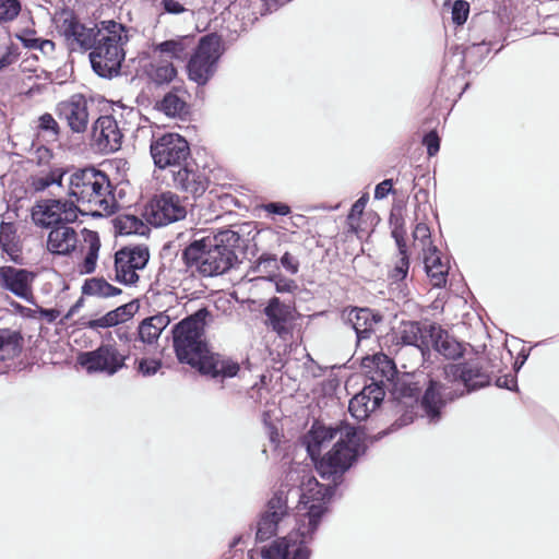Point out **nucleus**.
<instances>
[{"label": "nucleus", "mask_w": 559, "mask_h": 559, "mask_svg": "<svg viewBox=\"0 0 559 559\" xmlns=\"http://www.w3.org/2000/svg\"><path fill=\"white\" fill-rule=\"evenodd\" d=\"M17 39L24 45V47L29 49H36V46L39 41V37L36 36L35 31H23L21 34L16 35Z\"/></svg>", "instance_id": "nucleus-45"}, {"label": "nucleus", "mask_w": 559, "mask_h": 559, "mask_svg": "<svg viewBox=\"0 0 559 559\" xmlns=\"http://www.w3.org/2000/svg\"><path fill=\"white\" fill-rule=\"evenodd\" d=\"M35 274L26 269L11 265L0 266V288L12 293L14 296L29 300L33 296L32 284Z\"/></svg>", "instance_id": "nucleus-17"}, {"label": "nucleus", "mask_w": 559, "mask_h": 559, "mask_svg": "<svg viewBox=\"0 0 559 559\" xmlns=\"http://www.w3.org/2000/svg\"><path fill=\"white\" fill-rule=\"evenodd\" d=\"M160 368V361L156 359H142L139 362V371L144 376H153Z\"/></svg>", "instance_id": "nucleus-47"}, {"label": "nucleus", "mask_w": 559, "mask_h": 559, "mask_svg": "<svg viewBox=\"0 0 559 559\" xmlns=\"http://www.w3.org/2000/svg\"><path fill=\"white\" fill-rule=\"evenodd\" d=\"M84 242L87 246L83 262L80 264L82 274H91L96 269L98 252L100 248L99 236L96 231L83 229Z\"/></svg>", "instance_id": "nucleus-29"}, {"label": "nucleus", "mask_w": 559, "mask_h": 559, "mask_svg": "<svg viewBox=\"0 0 559 559\" xmlns=\"http://www.w3.org/2000/svg\"><path fill=\"white\" fill-rule=\"evenodd\" d=\"M408 269H409V260H408L407 251H406V252L400 253V258L396 261L393 270L390 272L389 277L393 282L403 281L408 273Z\"/></svg>", "instance_id": "nucleus-40"}, {"label": "nucleus", "mask_w": 559, "mask_h": 559, "mask_svg": "<svg viewBox=\"0 0 559 559\" xmlns=\"http://www.w3.org/2000/svg\"><path fill=\"white\" fill-rule=\"evenodd\" d=\"M158 109L168 117H180L186 112V102L175 93H167L158 104Z\"/></svg>", "instance_id": "nucleus-35"}, {"label": "nucleus", "mask_w": 559, "mask_h": 559, "mask_svg": "<svg viewBox=\"0 0 559 559\" xmlns=\"http://www.w3.org/2000/svg\"><path fill=\"white\" fill-rule=\"evenodd\" d=\"M163 7L170 14H179L186 11L185 7L177 0H163Z\"/></svg>", "instance_id": "nucleus-54"}, {"label": "nucleus", "mask_w": 559, "mask_h": 559, "mask_svg": "<svg viewBox=\"0 0 559 559\" xmlns=\"http://www.w3.org/2000/svg\"><path fill=\"white\" fill-rule=\"evenodd\" d=\"M67 174L68 171L62 168H53L48 173H40L31 178V187L36 192H43L53 185L61 187L63 177Z\"/></svg>", "instance_id": "nucleus-32"}, {"label": "nucleus", "mask_w": 559, "mask_h": 559, "mask_svg": "<svg viewBox=\"0 0 559 559\" xmlns=\"http://www.w3.org/2000/svg\"><path fill=\"white\" fill-rule=\"evenodd\" d=\"M21 11L19 0H0V23L14 20Z\"/></svg>", "instance_id": "nucleus-38"}, {"label": "nucleus", "mask_w": 559, "mask_h": 559, "mask_svg": "<svg viewBox=\"0 0 559 559\" xmlns=\"http://www.w3.org/2000/svg\"><path fill=\"white\" fill-rule=\"evenodd\" d=\"M415 241L421 243L423 251L429 246H433L430 240V228L425 223H417L413 231Z\"/></svg>", "instance_id": "nucleus-41"}, {"label": "nucleus", "mask_w": 559, "mask_h": 559, "mask_svg": "<svg viewBox=\"0 0 559 559\" xmlns=\"http://www.w3.org/2000/svg\"><path fill=\"white\" fill-rule=\"evenodd\" d=\"M150 151L155 166L160 169L180 168L190 156L187 140L177 133H165L154 139Z\"/></svg>", "instance_id": "nucleus-11"}, {"label": "nucleus", "mask_w": 559, "mask_h": 559, "mask_svg": "<svg viewBox=\"0 0 559 559\" xmlns=\"http://www.w3.org/2000/svg\"><path fill=\"white\" fill-rule=\"evenodd\" d=\"M68 195L86 206L93 216H107L117 206L107 175L94 167L69 173Z\"/></svg>", "instance_id": "nucleus-6"}, {"label": "nucleus", "mask_w": 559, "mask_h": 559, "mask_svg": "<svg viewBox=\"0 0 559 559\" xmlns=\"http://www.w3.org/2000/svg\"><path fill=\"white\" fill-rule=\"evenodd\" d=\"M10 63H11V57H10L9 52L0 56V70L8 67Z\"/></svg>", "instance_id": "nucleus-61"}, {"label": "nucleus", "mask_w": 559, "mask_h": 559, "mask_svg": "<svg viewBox=\"0 0 559 559\" xmlns=\"http://www.w3.org/2000/svg\"><path fill=\"white\" fill-rule=\"evenodd\" d=\"M257 266L258 269H263L264 271L277 269V259L274 254L263 253L258 259Z\"/></svg>", "instance_id": "nucleus-49"}, {"label": "nucleus", "mask_w": 559, "mask_h": 559, "mask_svg": "<svg viewBox=\"0 0 559 559\" xmlns=\"http://www.w3.org/2000/svg\"><path fill=\"white\" fill-rule=\"evenodd\" d=\"M58 32L72 51H86L95 46L103 26H86L75 16L67 14L58 25Z\"/></svg>", "instance_id": "nucleus-14"}, {"label": "nucleus", "mask_w": 559, "mask_h": 559, "mask_svg": "<svg viewBox=\"0 0 559 559\" xmlns=\"http://www.w3.org/2000/svg\"><path fill=\"white\" fill-rule=\"evenodd\" d=\"M424 263L433 286H443L447 282L449 266L447 263L442 262L436 246H429L427 250L424 251Z\"/></svg>", "instance_id": "nucleus-26"}, {"label": "nucleus", "mask_w": 559, "mask_h": 559, "mask_svg": "<svg viewBox=\"0 0 559 559\" xmlns=\"http://www.w3.org/2000/svg\"><path fill=\"white\" fill-rule=\"evenodd\" d=\"M162 55L169 58L183 60L188 55V46L186 39H171L158 44L155 48Z\"/></svg>", "instance_id": "nucleus-36"}, {"label": "nucleus", "mask_w": 559, "mask_h": 559, "mask_svg": "<svg viewBox=\"0 0 559 559\" xmlns=\"http://www.w3.org/2000/svg\"><path fill=\"white\" fill-rule=\"evenodd\" d=\"M93 138L99 148L107 153L118 151L122 143V133L112 116H102L95 121Z\"/></svg>", "instance_id": "nucleus-20"}, {"label": "nucleus", "mask_w": 559, "mask_h": 559, "mask_svg": "<svg viewBox=\"0 0 559 559\" xmlns=\"http://www.w3.org/2000/svg\"><path fill=\"white\" fill-rule=\"evenodd\" d=\"M128 354L120 352L114 344H103L98 348L82 353L78 361L88 373L116 374L124 367Z\"/></svg>", "instance_id": "nucleus-13"}, {"label": "nucleus", "mask_w": 559, "mask_h": 559, "mask_svg": "<svg viewBox=\"0 0 559 559\" xmlns=\"http://www.w3.org/2000/svg\"><path fill=\"white\" fill-rule=\"evenodd\" d=\"M267 324L284 341L292 336V328L294 321L293 308L283 304L277 297L269 300L264 309Z\"/></svg>", "instance_id": "nucleus-19"}, {"label": "nucleus", "mask_w": 559, "mask_h": 559, "mask_svg": "<svg viewBox=\"0 0 559 559\" xmlns=\"http://www.w3.org/2000/svg\"><path fill=\"white\" fill-rule=\"evenodd\" d=\"M384 395V390L379 384L366 385L349 401L348 411L357 420H364L380 406Z\"/></svg>", "instance_id": "nucleus-18"}, {"label": "nucleus", "mask_w": 559, "mask_h": 559, "mask_svg": "<svg viewBox=\"0 0 559 559\" xmlns=\"http://www.w3.org/2000/svg\"><path fill=\"white\" fill-rule=\"evenodd\" d=\"M210 316V311L202 308L176 324L173 331L174 348L180 362L197 368L200 373L212 379L223 381L236 377L240 367L230 358L209 350L204 340V326Z\"/></svg>", "instance_id": "nucleus-2"}, {"label": "nucleus", "mask_w": 559, "mask_h": 559, "mask_svg": "<svg viewBox=\"0 0 559 559\" xmlns=\"http://www.w3.org/2000/svg\"><path fill=\"white\" fill-rule=\"evenodd\" d=\"M147 319L150 322H152V324H154L155 328L158 329L159 332H163L170 323V317L165 312H160Z\"/></svg>", "instance_id": "nucleus-53"}, {"label": "nucleus", "mask_w": 559, "mask_h": 559, "mask_svg": "<svg viewBox=\"0 0 559 559\" xmlns=\"http://www.w3.org/2000/svg\"><path fill=\"white\" fill-rule=\"evenodd\" d=\"M429 341L439 354L449 359H455L462 355V345L440 325L430 324Z\"/></svg>", "instance_id": "nucleus-24"}, {"label": "nucleus", "mask_w": 559, "mask_h": 559, "mask_svg": "<svg viewBox=\"0 0 559 559\" xmlns=\"http://www.w3.org/2000/svg\"><path fill=\"white\" fill-rule=\"evenodd\" d=\"M69 224L64 223L50 229L47 237V250L50 253L69 255L76 249L79 235Z\"/></svg>", "instance_id": "nucleus-22"}, {"label": "nucleus", "mask_w": 559, "mask_h": 559, "mask_svg": "<svg viewBox=\"0 0 559 559\" xmlns=\"http://www.w3.org/2000/svg\"><path fill=\"white\" fill-rule=\"evenodd\" d=\"M148 259L146 247L120 249L115 254V280L124 285H134L139 281L138 272L146 266Z\"/></svg>", "instance_id": "nucleus-15"}, {"label": "nucleus", "mask_w": 559, "mask_h": 559, "mask_svg": "<svg viewBox=\"0 0 559 559\" xmlns=\"http://www.w3.org/2000/svg\"><path fill=\"white\" fill-rule=\"evenodd\" d=\"M0 249L14 263L21 262V242L13 223H0Z\"/></svg>", "instance_id": "nucleus-27"}, {"label": "nucleus", "mask_w": 559, "mask_h": 559, "mask_svg": "<svg viewBox=\"0 0 559 559\" xmlns=\"http://www.w3.org/2000/svg\"><path fill=\"white\" fill-rule=\"evenodd\" d=\"M414 419V413L413 412H406L399 421H396L393 427L400 428L402 426L408 425Z\"/></svg>", "instance_id": "nucleus-58"}, {"label": "nucleus", "mask_w": 559, "mask_h": 559, "mask_svg": "<svg viewBox=\"0 0 559 559\" xmlns=\"http://www.w3.org/2000/svg\"><path fill=\"white\" fill-rule=\"evenodd\" d=\"M200 234L193 233L192 241L182 251L187 269L205 277L226 273L237 259L233 247L239 239L238 234L227 229L198 238Z\"/></svg>", "instance_id": "nucleus-5"}, {"label": "nucleus", "mask_w": 559, "mask_h": 559, "mask_svg": "<svg viewBox=\"0 0 559 559\" xmlns=\"http://www.w3.org/2000/svg\"><path fill=\"white\" fill-rule=\"evenodd\" d=\"M263 209L271 214L276 215H288L290 213V207L287 204L278 203V202H271L265 205H263Z\"/></svg>", "instance_id": "nucleus-51"}, {"label": "nucleus", "mask_w": 559, "mask_h": 559, "mask_svg": "<svg viewBox=\"0 0 559 559\" xmlns=\"http://www.w3.org/2000/svg\"><path fill=\"white\" fill-rule=\"evenodd\" d=\"M82 292L84 295L95 296L99 298H110L120 295L122 290L112 286L104 278L93 277L86 280Z\"/></svg>", "instance_id": "nucleus-31"}, {"label": "nucleus", "mask_w": 559, "mask_h": 559, "mask_svg": "<svg viewBox=\"0 0 559 559\" xmlns=\"http://www.w3.org/2000/svg\"><path fill=\"white\" fill-rule=\"evenodd\" d=\"M115 334L121 342H129L131 340V334L124 329L115 330Z\"/></svg>", "instance_id": "nucleus-60"}, {"label": "nucleus", "mask_w": 559, "mask_h": 559, "mask_svg": "<svg viewBox=\"0 0 559 559\" xmlns=\"http://www.w3.org/2000/svg\"><path fill=\"white\" fill-rule=\"evenodd\" d=\"M281 264L290 274H296L298 272L299 262L294 255H292L288 252L284 253L283 257L281 258Z\"/></svg>", "instance_id": "nucleus-50"}, {"label": "nucleus", "mask_w": 559, "mask_h": 559, "mask_svg": "<svg viewBox=\"0 0 559 559\" xmlns=\"http://www.w3.org/2000/svg\"><path fill=\"white\" fill-rule=\"evenodd\" d=\"M136 310L138 305L134 301L126 302L103 317L90 321L88 326L91 329L116 326L131 319Z\"/></svg>", "instance_id": "nucleus-28"}, {"label": "nucleus", "mask_w": 559, "mask_h": 559, "mask_svg": "<svg viewBox=\"0 0 559 559\" xmlns=\"http://www.w3.org/2000/svg\"><path fill=\"white\" fill-rule=\"evenodd\" d=\"M174 185L193 197L202 195L207 188L206 178L198 170L190 169L187 164L173 170Z\"/></svg>", "instance_id": "nucleus-23"}, {"label": "nucleus", "mask_w": 559, "mask_h": 559, "mask_svg": "<svg viewBox=\"0 0 559 559\" xmlns=\"http://www.w3.org/2000/svg\"><path fill=\"white\" fill-rule=\"evenodd\" d=\"M116 228L121 235H145L147 225L134 215H121L116 219Z\"/></svg>", "instance_id": "nucleus-34"}, {"label": "nucleus", "mask_w": 559, "mask_h": 559, "mask_svg": "<svg viewBox=\"0 0 559 559\" xmlns=\"http://www.w3.org/2000/svg\"><path fill=\"white\" fill-rule=\"evenodd\" d=\"M21 314L25 317H33V312H36V310H32L31 308H26L17 302L11 304Z\"/></svg>", "instance_id": "nucleus-59"}, {"label": "nucleus", "mask_w": 559, "mask_h": 559, "mask_svg": "<svg viewBox=\"0 0 559 559\" xmlns=\"http://www.w3.org/2000/svg\"><path fill=\"white\" fill-rule=\"evenodd\" d=\"M322 485L312 475L311 469L306 465L297 464L288 474L289 481L299 480V503L294 513L295 525L286 536L276 539L270 546L262 549L263 559H309L310 549L308 545L313 540L314 535L328 513L335 486Z\"/></svg>", "instance_id": "nucleus-1"}, {"label": "nucleus", "mask_w": 559, "mask_h": 559, "mask_svg": "<svg viewBox=\"0 0 559 559\" xmlns=\"http://www.w3.org/2000/svg\"><path fill=\"white\" fill-rule=\"evenodd\" d=\"M160 334L162 332H159L147 318L143 320L139 326V337L143 343L153 344Z\"/></svg>", "instance_id": "nucleus-39"}, {"label": "nucleus", "mask_w": 559, "mask_h": 559, "mask_svg": "<svg viewBox=\"0 0 559 559\" xmlns=\"http://www.w3.org/2000/svg\"><path fill=\"white\" fill-rule=\"evenodd\" d=\"M292 519L294 514L289 512L288 491L280 489L269 499L257 521V540L264 542L283 533Z\"/></svg>", "instance_id": "nucleus-8"}, {"label": "nucleus", "mask_w": 559, "mask_h": 559, "mask_svg": "<svg viewBox=\"0 0 559 559\" xmlns=\"http://www.w3.org/2000/svg\"><path fill=\"white\" fill-rule=\"evenodd\" d=\"M79 207L74 200L43 199L37 201L31 212L34 224L41 228L52 229L64 223L78 219Z\"/></svg>", "instance_id": "nucleus-12"}, {"label": "nucleus", "mask_w": 559, "mask_h": 559, "mask_svg": "<svg viewBox=\"0 0 559 559\" xmlns=\"http://www.w3.org/2000/svg\"><path fill=\"white\" fill-rule=\"evenodd\" d=\"M82 300H79L74 306H72L69 310V312L66 314V319L71 318L76 310L80 308Z\"/></svg>", "instance_id": "nucleus-62"}, {"label": "nucleus", "mask_w": 559, "mask_h": 559, "mask_svg": "<svg viewBox=\"0 0 559 559\" xmlns=\"http://www.w3.org/2000/svg\"><path fill=\"white\" fill-rule=\"evenodd\" d=\"M222 55L221 38L210 34L201 38L194 55L188 63L190 80L204 85L213 76Z\"/></svg>", "instance_id": "nucleus-10"}, {"label": "nucleus", "mask_w": 559, "mask_h": 559, "mask_svg": "<svg viewBox=\"0 0 559 559\" xmlns=\"http://www.w3.org/2000/svg\"><path fill=\"white\" fill-rule=\"evenodd\" d=\"M405 235H406V230L404 229L403 222H401V223L396 222L395 226L392 230V237L394 238V240L396 242L399 253H403V252L407 251V247H406V242H405V238H404Z\"/></svg>", "instance_id": "nucleus-43"}, {"label": "nucleus", "mask_w": 559, "mask_h": 559, "mask_svg": "<svg viewBox=\"0 0 559 559\" xmlns=\"http://www.w3.org/2000/svg\"><path fill=\"white\" fill-rule=\"evenodd\" d=\"M333 440H336L335 444L316 466L322 478H332L336 483L364 452V443L361 435L347 424L337 427L314 424L306 436L307 451L311 459L317 461L321 450Z\"/></svg>", "instance_id": "nucleus-3"}, {"label": "nucleus", "mask_w": 559, "mask_h": 559, "mask_svg": "<svg viewBox=\"0 0 559 559\" xmlns=\"http://www.w3.org/2000/svg\"><path fill=\"white\" fill-rule=\"evenodd\" d=\"M39 128L49 131L53 136L58 135L59 126L50 114H44L39 118Z\"/></svg>", "instance_id": "nucleus-46"}, {"label": "nucleus", "mask_w": 559, "mask_h": 559, "mask_svg": "<svg viewBox=\"0 0 559 559\" xmlns=\"http://www.w3.org/2000/svg\"><path fill=\"white\" fill-rule=\"evenodd\" d=\"M469 5L466 1L457 0L452 8V20L455 24L462 25L466 22Z\"/></svg>", "instance_id": "nucleus-42"}, {"label": "nucleus", "mask_w": 559, "mask_h": 559, "mask_svg": "<svg viewBox=\"0 0 559 559\" xmlns=\"http://www.w3.org/2000/svg\"><path fill=\"white\" fill-rule=\"evenodd\" d=\"M36 312L49 323L53 322L60 316V311L57 309L38 308Z\"/></svg>", "instance_id": "nucleus-56"}, {"label": "nucleus", "mask_w": 559, "mask_h": 559, "mask_svg": "<svg viewBox=\"0 0 559 559\" xmlns=\"http://www.w3.org/2000/svg\"><path fill=\"white\" fill-rule=\"evenodd\" d=\"M146 73L154 83L162 85L171 82L175 79L177 71L171 62L167 60H158L148 66Z\"/></svg>", "instance_id": "nucleus-33"}, {"label": "nucleus", "mask_w": 559, "mask_h": 559, "mask_svg": "<svg viewBox=\"0 0 559 559\" xmlns=\"http://www.w3.org/2000/svg\"><path fill=\"white\" fill-rule=\"evenodd\" d=\"M36 50H39L46 56H49L55 51V43L50 39L40 38L36 46Z\"/></svg>", "instance_id": "nucleus-55"}, {"label": "nucleus", "mask_w": 559, "mask_h": 559, "mask_svg": "<svg viewBox=\"0 0 559 559\" xmlns=\"http://www.w3.org/2000/svg\"><path fill=\"white\" fill-rule=\"evenodd\" d=\"M343 318L356 333L357 342L369 338L382 316L368 308H353L343 312Z\"/></svg>", "instance_id": "nucleus-21"}, {"label": "nucleus", "mask_w": 559, "mask_h": 559, "mask_svg": "<svg viewBox=\"0 0 559 559\" xmlns=\"http://www.w3.org/2000/svg\"><path fill=\"white\" fill-rule=\"evenodd\" d=\"M103 32L90 50L93 70L102 78H112L120 72L124 60L123 46L128 41L127 28L112 20L103 21Z\"/></svg>", "instance_id": "nucleus-7"}, {"label": "nucleus", "mask_w": 559, "mask_h": 559, "mask_svg": "<svg viewBox=\"0 0 559 559\" xmlns=\"http://www.w3.org/2000/svg\"><path fill=\"white\" fill-rule=\"evenodd\" d=\"M56 112L59 119L66 121L73 132L82 133L87 129L90 120L88 102L83 95L74 94L70 98L60 102L57 105Z\"/></svg>", "instance_id": "nucleus-16"}, {"label": "nucleus", "mask_w": 559, "mask_h": 559, "mask_svg": "<svg viewBox=\"0 0 559 559\" xmlns=\"http://www.w3.org/2000/svg\"><path fill=\"white\" fill-rule=\"evenodd\" d=\"M429 325H421L415 321L402 322L396 332V338L405 345H412L424 353L430 347Z\"/></svg>", "instance_id": "nucleus-25"}, {"label": "nucleus", "mask_w": 559, "mask_h": 559, "mask_svg": "<svg viewBox=\"0 0 559 559\" xmlns=\"http://www.w3.org/2000/svg\"><path fill=\"white\" fill-rule=\"evenodd\" d=\"M393 187L392 179H385L382 182L378 183L374 189V199L382 200L384 199L391 191Z\"/></svg>", "instance_id": "nucleus-52"}, {"label": "nucleus", "mask_w": 559, "mask_h": 559, "mask_svg": "<svg viewBox=\"0 0 559 559\" xmlns=\"http://www.w3.org/2000/svg\"><path fill=\"white\" fill-rule=\"evenodd\" d=\"M22 340L16 331L0 330V361L15 358L22 349Z\"/></svg>", "instance_id": "nucleus-30"}, {"label": "nucleus", "mask_w": 559, "mask_h": 559, "mask_svg": "<svg viewBox=\"0 0 559 559\" xmlns=\"http://www.w3.org/2000/svg\"><path fill=\"white\" fill-rule=\"evenodd\" d=\"M424 144L427 147V153L429 156H433L439 152L440 148V139L435 131L427 133L424 136Z\"/></svg>", "instance_id": "nucleus-44"}, {"label": "nucleus", "mask_w": 559, "mask_h": 559, "mask_svg": "<svg viewBox=\"0 0 559 559\" xmlns=\"http://www.w3.org/2000/svg\"><path fill=\"white\" fill-rule=\"evenodd\" d=\"M275 283V289L277 293H293L295 289H297V284L295 281L276 276L273 278Z\"/></svg>", "instance_id": "nucleus-48"}, {"label": "nucleus", "mask_w": 559, "mask_h": 559, "mask_svg": "<svg viewBox=\"0 0 559 559\" xmlns=\"http://www.w3.org/2000/svg\"><path fill=\"white\" fill-rule=\"evenodd\" d=\"M143 214L151 225L167 226L186 218L188 202L173 191L160 192L151 198Z\"/></svg>", "instance_id": "nucleus-9"}, {"label": "nucleus", "mask_w": 559, "mask_h": 559, "mask_svg": "<svg viewBox=\"0 0 559 559\" xmlns=\"http://www.w3.org/2000/svg\"><path fill=\"white\" fill-rule=\"evenodd\" d=\"M444 380V383L431 380L421 399V407L430 423H437L440 419V411L448 401H453L490 383L489 374L476 360L445 366Z\"/></svg>", "instance_id": "nucleus-4"}, {"label": "nucleus", "mask_w": 559, "mask_h": 559, "mask_svg": "<svg viewBox=\"0 0 559 559\" xmlns=\"http://www.w3.org/2000/svg\"><path fill=\"white\" fill-rule=\"evenodd\" d=\"M496 384L499 388H507L509 390H512L513 386H515L516 381L513 377L504 376V377L498 378Z\"/></svg>", "instance_id": "nucleus-57"}, {"label": "nucleus", "mask_w": 559, "mask_h": 559, "mask_svg": "<svg viewBox=\"0 0 559 559\" xmlns=\"http://www.w3.org/2000/svg\"><path fill=\"white\" fill-rule=\"evenodd\" d=\"M369 200L368 193L362 194L353 205L347 216L348 229L352 233H357L359 228V219Z\"/></svg>", "instance_id": "nucleus-37"}]
</instances>
